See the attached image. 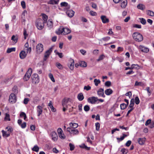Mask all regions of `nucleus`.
Returning a JSON list of instances; mask_svg holds the SVG:
<instances>
[{
  "label": "nucleus",
  "mask_w": 154,
  "mask_h": 154,
  "mask_svg": "<svg viewBox=\"0 0 154 154\" xmlns=\"http://www.w3.org/2000/svg\"><path fill=\"white\" fill-rule=\"evenodd\" d=\"M90 14L92 16H96L97 15V13L95 12H94L92 11H90L89 12Z\"/></svg>",
  "instance_id": "obj_53"
},
{
  "label": "nucleus",
  "mask_w": 154,
  "mask_h": 154,
  "mask_svg": "<svg viewBox=\"0 0 154 154\" xmlns=\"http://www.w3.org/2000/svg\"><path fill=\"white\" fill-rule=\"evenodd\" d=\"M32 72V69L29 68L24 77V79L25 81L28 80L30 78Z\"/></svg>",
  "instance_id": "obj_5"
},
{
  "label": "nucleus",
  "mask_w": 154,
  "mask_h": 154,
  "mask_svg": "<svg viewBox=\"0 0 154 154\" xmlns=\"http://www.w3.org/2000/svg\"><path fill=\"white\" fill-rule=\"evenodd\" d=\"M48 106L51 108L52 111L54 112H56V109L53 107V103L52 101H50L49 103L48 104Z\"/></svg>",
  "instance_id": "obj_22"
},
{
  "label": "nucleus",
  "mask_w": 154,
  "mask_h": 154,
  "mask_svg": "<svg viewBox=\"0 0 154 154\" xmlns=\"http://www.w3.org/2000/svg\"><path fill=\"white\" fill-rule=\"evenodd\" d=\"M11 40L14 41L15 43H16L17 41V38H16L15 35H13L11 37Z\"/></svg>",
  "instance_id": "obj_51"
},
{
  "label": "nucleus",
  "mask_w": 154,
  "mask_h": 154,
  "mask_svg": "<svg viewBox=\"0 0 154 154\" xmlns=\"http://www.w3.org/2000/svg\"><path fill=\"white\" fill-rule=\"evenodd\" d=\"M16 50L15 48H8L7 50V53H10L12 52L15 51Z\"/></svg>",
  "instance_id": "obj_33"
},
{
  "label": "nucleus",
  "mask_w": 154,
  "mask_h": 154,
  "mask_svg": "<svg viewBox=\"0 0 154 154\" xmlns=\"http://www.w3.org/2000/svg\"><path fill=\"white\" fill-rule=\"evenodd\" d=\"M119 2L120 3L121 7L122 8H125L127 4V0H120Z\"/></svg>",
  "instance_id": "obj_15"
},
{
  "label": "nucleus",
  "mask_w": 154,
  "mask_h": 154,
  "mask_svg": "<svg viewBox=\"0 0 154 154\" xmlns=\"http://www.w3.org/2000/svg\"><path fill=\"white\" fill-rule=\"evenodd\" d=\"M140 23L143 25H145L146 23V20L143 18H139Z\"/></svg>",
  "instance_id": "obj_39"
},
{
  "label": "nucleus",
  "mask_w": 154,
  "mask_h": 154,
  "mask_svg": "<svg viewBox=\"0 0 154 154\" xmlns=\"http://www.w3.org/2000/svg\"><path fill=\"white\" fill-rule=\"evenodd\" d=\"M84 109L85 112H88L90 108L89 106L86 105L84 106Z\"/></svg>",
  "instance_id": "obj_47"
},
{
  "label": "nucleus",
  "mask_w": 154,
  "mask_h": 154,
  "mask_svg": "<svg viewBox=\"0 0 154 154\" xmlns=\"http://www.w3.org/2000/svg\"><path fill=\"white\" fill-rule=\"evenodd\" d=\"M21 5L23 8L25 9L26 8V4L25 2L24 1H22L21 2Z\"/></svg>",
  "instance_id": "obj_58"
},
{
  "label": "nucleus",
  "mask_w": 154,
  "mask_h": 154,
  "mask_svg": "<svg viewBox=\"0 0 154 154\" xmlns=\"http://www.w3.org/2000/svg\"><path fill=\"white\" fill-rule=\"evenodd\" d=\"M17 100L16 95L13 93L11 94L9 97V100L10 103H15Z\"/></svg>",
  "instance_id": "obj_6"
},
{
  "label": "nucleus",
  "mask_w": 154,
  "mask_h": 154,
  "mask_svg": "<svg viewBox=\"0 0 154 154\" xmlns=\"http://www.w3.org/2000/svg\"><path fill=\"white\" fill-rule=\"evenodd\" d=\"M71 63L69 65H68V66L69 69L71 70H72L73 69V66L74 64V62L73 60H71Z\"/></svg>",
  "instance_id": "obj_30"
},
{
  "label": "nucleus",
  "mask_w": 154,
  "mask_h": 154,
  "mask_svg": "<svg viewBox=\"0 0 154 154\" xmlns=\"http://www.w3.org/2000/svg\"><path fill=\"white\" fill-rule=\"evenodd\" d=\"M98 95L100 97H105L104 93V89L102 88L99 89L97 92Z\"/></svg>",
  "instance_id": "obj_16"
},
{
  "label": "nucleus",
  "mask_w": 154,
  "mask_h": 154,
  "mask_svg": "<svg viewBox=\"0 0 154 154\" xmlns=\"http://www.w3.org/2000/svg\"><path fill=\"white\" fill-rule=\"evenodd\" d=\"M56 66L59 69H62L63 68L62 65L59 63H56Z\"/></svg>",
  "instance_id": "obj_44"
},
{
  "label": "nucleus",
  "mask_w": 154,
  "mask_h": 154,
  "mask_svg": "<svg viewBox=\"0 0 154 154\" xmlns=\"http://www.w3.org/2000/svg\"><path fill=\"white\" fill-rule=\"evenodd\" d=\"M6 121H10V115L6 113L5 117L4 119Z\"/></svg>",
  "instance_id": "obj_38"
},
{
  "label": "nucleus",
  "mask_w": 154,
  "mask_h": 154,
  "mask_svg": "<svg viewBox=\"0 0 154 154\" xmlns=\"http://www.w3.org/2000/svg\"><path fill=\"white\" fill-rule=\"evenodd\" d=\"M113 92L112 90L110 89H108L105 91V93L107 95H109L111 94Z\"/></svg>",
  "instance_id": "obj_29"
},
{
  "label": "nucleus",
  "mask_w": 154,
  "mask_h": 154,
  "mask_svg": "<svg viewBox=\"0 0 154 154\" xmlns=\"http://www.w3.org/2000/svg\"><path fill=\"white\" fill-rule=\"evenodd\" d=\"M121 109H124L126 108V104L124 103L121 104L120 105Z\"/></svg>",
  "instance_id": "obj_56"
},
{
  "label": "nucleus",
  "mask_w": 154,
  "mask_h": 154,
  "mask_svg": "<svg viewBox=\"0 0 154 154\" xmlns=\"http://www.w3.org/2000/svg\"><path fill=\"white\" fill-rule=\"evenodd\" d=\"M21 128H24L26 127V123L25 122H24L20 125Z\"/></svg>",
  "instance_id": "obj_61"
},
{
  "label": "nucleus",
  "mask_w": 154,
  "mask_h": 154,
  "mask_svg": "<svg viewBox=\"0 0 154 154\" xmlns=\"http://www.w3.org/2000/svg\"><path fill=\"white\" fill-rule=\"evenodd\" d=\"M50 135L53 140L55 141L57 140L58 136L57 134L55 131H53L52 132Z\"/></svg>",
  "instance_id": "obj_13"
},
{
  "label": "nucleus",
  "mask_w": 154,
  "mask_h": 154,
  "mask_svg": "<svg viewBox=\"0 0 154 154\" xmlns=\"http://www.w3.org/2000/svg\"><path fill=\"white\" fill-rule=\"evenodd\" d=\"M53 22L52 21L50 20H48L47 23V25L50 28H51L53 26Z\"/></svg>",
  "instance_id": "obj_31"
},
{
  "label": "nucleus",
  "mask_w": 154,
  "mask_h": 154,
  "mask_svg": "<svg viewBox=\"0 0 154 154\" xmlns=\"http://www.w3.org/2000/svg\"><path fill=\"white\" fill-rule=\"evenodd\" d=\"M43 45L41 43H39L37 44L36 47V51L37 53L40 54L43 50Z\"/></svg>",
  "instance_id": "obj_7"
},
{
  "label": "nucleus",
  "mask_w": 154,
  "mask_h": 154,
  "mask_svg": "<svg viewBox=\"0 0 154 154\" xmlns=\"http://www.w3.org/2000/svg\"><path fill=\"white\" fill-rule=\"evenodd\" d=\"M125 95L126 96H128L129 98H130L131 97L132 94L131 91H128L126 93Z\"/></svg>",
  "instance_id": "obj_62"
},
{
  "label": "nucleus",
  "mask_w": 154,
  "mask_h": 154,
  "mask_svg": "<svg viewBox=\"0 0 154 154\" xmlns=\"http://www.w3.org/2000/svg\"><path fill=\"white\" fill-rule=\"evenodd\" d=\"M52 51L53 48L52 47H51L45 52L44 58L45 61L49 57V55L52 52Z\"/></svg>",
  "instance_id": "obj_9"
},
{
  "label": "nucleus",
  "mask_w": 154,
  "mask_h": 154,
  "mask_svg": "<svg viewBox=\"0 0 154 154\" xmlns=\"http://www.w3.org/2000/svg\"><path fill=\"white\" fill-rule=\"evenodd\" d=\"M66 130L67 131L69 132L71 134L73 135H78L79 133V131L77 129L71 128H67Z\"/></svg>",
  "instance_id": "obj_4"
},
{
  "label": "nucleus",
  "mask_w": 154,
  "mask_h": 154,
  "mask_svg": "<svg viewBox=\"0 0 154 154\" xmlns=\"http://www.w3.org/2000/svg\"><path fill=\"white\" fill-rule=\"evenodd\" d=\"M42 16L44 22L45 23H46L48 19V16L45 14H42Z\"/></svg>",
  "instance_id": "obj_32"
},
{
  "label": "nucleus",
  "mask_w": 154,
  "mask_h": 154,
  "mask_svg": "<svg viewBox=\"0 0 154 154\" xmlns=\"http://www.w3.org/2000/svg\"><path fill=\"white\" fill-rule=\"evenodd\" d=\"M133 37L134 39L137 42H141L143 39V35L138 32H134L133 34Z\"/></svg>",
  "instance_id": "obj_1"
},
{
  "label": "nucleus",
  "mask_w": 154,
  "mask_h": 154,
  "mask_svg": "<svg viewBox=\"0 0 154 154\" xmlns=\"http://www.w3.org/2000/svg\"><path fill=\"white\" fill-rule=\"evenodd\" d=\"M96 129L97 131H98L99 130L100 128V124L98 122H97L95 123Z\"/></svg>",
  "instance_id": "obj_49"
},
{
  "label": "nucleus",
  "mask_w": 154,
  "mask_h": 154,
  "mask_svg": "<svg viewBox=\"0 0 154 154\" xmlns=\"http://www.w3.org/2000/svg\"><path fill=\"white\" fill-rule=\"evenodd\" d=\"M100 18L102 22L104 23H107L109 21V19L107 18L105 16H101Z\"/></svg>",
  "instance_id": "obj_18"
},
{
  "label": "nucleus",
  "mask_w": 154,
  "mask_h": 154,
  "mask_svg": "<svg viewBox=\"0 0 154 154\" xmlns=\"http://www.w3.org/2000/svg\"><path fill=\"white\" fill-rule=\"evenodd\" d=\"M137 48L140 50L142 52L144 53H147L149 51V49L144 46L140 45L139 46H137Z\"/></svg>",
  "instance_id": "obj_10"
},
{
  "label": "nucleus",
  "mask_w": 154,
  "mask_h": 154,
  "mask_svg": "<svg viewBox=\"0 0 154 154\" xmlns=\"http://www.w3.org/2000/svg\"><path fill=\"white\" fill-rule=\"evenodd\" d=\"M2 135L3 137H8L10 136V134L7 133L6 131H5L4 130L2 131Z\"/></svg>",
  "instance_id": "obj_37"
},
{
  "label": "nucleus",
  "mask_w": 154,
  "mask_h": 154,
  "mask_svg": "<svg viewBox=\"0 0 154 154\" xmlns=\"http://www.w3.org/2000/svg\"><path fill=\"white\" fill-rule=\"evenodd\" d=\"M132 69H139L140 66L137 64H133L131 65Z\"/></svg>",
  "instance_id": "obj_35"
},
{
  "label": "nucleus",
  "mask_w": 154,
  "mask_h": 154,
  "mask_svg": "<svg viewBox=\"0 0 154 154\" xmlns=\"http://www.w3.org/2000/svg\"><path fill=\"white\" fill-rule=\"evenodd\" d=\"M29 99L28 98H25L24 99L23 101V103L25 104H26L28 103Z\"/></svg>",
  "instance_id": "obj_63"
},
{
  "label": "nucleus",
  "mask_w": 154,
  "mask_h": 154,
  "mask_svg": "<svg viewBox=\"0 0 154 154\" xmlns=\"http://www.w3.org/2000/svg\"><path fill=\"white\" fill-rule=\"evenodd\" d=\"M23 34L24 35V39H26V37L28 36V34H27L26 30L25 29H24Z\"/></svg>",
  "instance_id": "obj_52"
},
{
  "label": "nucleus",
  "mask_w": 154,
  "mask_h": 154,
  "mask_svg": "<svg viewBox=\"0 0 154 154\" xmlns=\"http://www.w3.org/2000/svg\"><path fill=\"white\" fill-rule=\"evenodd\" d=\"M137 8L138 9L143 10L145 8V6L143 4H140L137 6Z\"/></svg>",
  "instance_id": "obj_25"
},
{
  "label": "nucleus",
  "mask_w": 154,
  "mask_h": 154,
  "mask_svg": "<svg viewBox=\"0 0 154 154\" xmlns=\"http://www.w3.org/2000/svg\"><path fill=\"white\" fill-rule=\"evenodd\" d=\"M60 6L61 7H65L66 8L64 9V11H66L67 10L69 9L70 6L68 5V3L65 2H62L60 3Z\"/></svg>",
  "instance_id": "obj_12"
},
{
  "label": "nucleus",
  "mask_w": 154,
  "mask_h": 154,
  "mask_svg": "<svg viewBox=\"0 0 154 154\" xmlns=\"http://www.w3.org/2000/svg\"><path fill=\"white\" fill-rule=\"evenodd\" d=\"M64 28L63 26L60 27L58 29V31L57 32V34L60 35L62 34L63 35L64 33Z\"/></svg>",
  "instance_id": "obj_24"
},
{
  "label": "nucleus",
  "mask_w": 154,
  "mask_h": 154,
  "mask_svg": "<svg viewBox=\"0 0 154 154\" xmlns=\"http://www.w3.org/2000/svg\"><path fill=\"white\" fill-rule=\"evenodd\" d=\"M147 12V14L148 15L152 17L154 16V12L153 11L150 10H148Z\"/></svg>",
  "instance_id": "obj_43"
},
{
  "label": "nucleus",
  "mask_w": 154,
  "mask_h": 154,
  "mask_svg": "<svg viewBox=\"0 0 154 154\" xmlns=\"http://www.w3.org/2000/svg\"><path fill=\"white\" fill-rule=\"evenodd\" d=\"M134 100L135 101V103L136 104L138 105L140 103V100L138 97H135Z\"/></svg>",
  "instance_id": "obj_48"
},
{
  "label": "nucleus",
  "mask_w": 154,
  "mask_h": 154,
  "mask_svg": "<svg viewBox=\"0 0 154 154\" xmlns=\"http://www.w3.org/2000/svg\"><path fill=\"white\" fill-rule=\"evenodd\" d=\"M69 125L70 127H69V128H71L74 129L78 126V124L76 123H69Z\"/></svg>",
  "instance_id": "obj_28"
},
{
  "label": "nucleus",
  "mask_w": 154,
  "mask_h": 154,
  "mask_svg": "<svg viewBox=\"0 0 154 154\" xmlns=\"http://www.w3.org/2000/svg\"><path fill=\"white\" fill-rule=\"evenodd\" d=\"M57 132L59 137L62 139L65 138V136L63 133V131L60 128H59L57 129Z\"/></svg>",
  "instance_id": "obj_11"
},
{
  "label": "nucleus",
  "mask_w": 154,
  "mask_h": 154,
  "mask_svg": "<svg viewBox=\"0 0 154 154\" xmlns=\"http://www.w3.org/2000/svg\"><path fill=\"white\" fill-rule=\"evenodd\" d=\"M25 51H26V53H30L32 49L31 47L28 48L24 49Z\"/></svg>",
  "instance_id": "obj_45"
},
{
  "label": "nucleus",
  "mask_w": 154,
  "mask_h": 154,
  "mask_svg": "<svg viewBox=\"0 0 154 154\" xmlns=\"http://www.w3.org/2000/svg\"><path fill=\"white\" fill-rule=\"evenodd\" d=\"M68 10V9L66 10H67L66 11V14L69 17H72L74 15L75 13L74 11L72 10Z\"/></svg>",
  "instance_id": "obj_17"
},
{
  "label": "nucleus",
  "mask_w": 154,
  "mask_h": 154,
  "mask_svg": "<svg viewBox=\"0 0 154 154\" xmlns=\"http://www.w3.org/2000/svg\"><path fill=\"white\" fill-rule=\"evenodd\" d=\"M71 32V30L69 28L67 27L64 28V33L63 35H65L70 33Z\"/></svg>",
  "instance_id": "obj_27"
},
{
  "label": "nucleus",
  "mask_w": 154,
  "mask_h": 154,
  "mask_svg": "<svg viewBox=\"0 0 154 154\" xmlns=\"http://www.w3.org/2000/svg\"><path fill=\"white\" fill-rule=\"evenodd\" d=\"M43 107L39 105L37 107V112L38 113V116H39L42 113Z\"/></svg>",
  "instance_id": "obj_20"
},
{
  "label": "nucleus",
  "mask_w": 154,
  "mask_h": 154,
  "mask_svg": "<svg viewBox=\"0 0 154 154\" xmlns=\"http://www.w3.org/2000/svg\"><path fill=\"white\" fill-rule=\"evenodd\" d=\"M98 101V98L94 97H89L88 99V103L92 104H94Z\"/></svg>",
  "instance_id": "obj_8"
},
{
  "label": "nucleus",
  "mask_w": 154,
  "mask_h": 154,
  "mask_svg": "<svg viewBox=\"0 0 154 154\" xmlns=\"http://www.w3.org/2000/svg\"><path fill=\"white\" fill-rule=\"evenodd\" d=\"M80 147L81 148H85V149H87L88 150L89 149V148H88L84 144H83L80 145Z\"/></svg>",
  "instance_id": "obj_50"
},
{
  "label": "nucleus",
  "mask_w": 154,
  "mask_h": 154,
  "mask_svg": "<svg viewBox=\"0 0 154 154\" xmlns=\"http://www.w3.org/2000/svg\"><path fill=\"white\" fill-rule=\"evenodd\" d=\"M91 88V87L89 85H88L87 86H85L84 88V90H85L86 91H88L90 90Z\"/></svg>",
  "instance_id": "obj_55"
},
{
  "label": "nucleus",
  "mask_w": 154,
  "mask_h": 154,
  "mask_svg": "<svg viewBox=\"0 0 154 154\" xmlns=\"http://www.w3.org/2000/svg\"><path fill=\"white\" fill-rule=\"evenodd\" d=\"M69 101L71 102V101L69 99V98H68L64 100V101L62 102V106L63 107V111L65 112L66 110V109L65 107V106H66V105H65L66 103H68Z\"/></svg>",
  "instance_id": "obj_14"
},
{
  "label": "nucleus",
  "mask_w": 154,
  "mask_h": 154,
  "mask_svg": "<svg viewBox=\"0 0 154 154\" xmlns=\"http://www.w3.org/2000/svg\"><path fill=\"white\" fill-rule=\"evenodd\" d=\"M39 148L37 145L34 146L32 148V150L33 151L36 152H38L39 151Z\"/></svg>",
  "instance_id": "obj_36"
},
{
  "label": "nucleus",
  "mask_w": 154,
  "mask_h": 154,
  "mask_svg": "<svg viewBox=\"0 0 154 154\" xmlns=\"http://www.w3.org/2000/svg\"><path fill=\"white\" fill-rule=\"evenodd\" d=\"M20 116L21 117H23L24 119L26 120V114L24 112H21L20 114Z\"/></svg>",
  "instance_id": "obj_46"
},
{
  "label": "nucleus",
  "mask_w": 154,
  "mask_h": 154,
  "mask_svg": "<svg viewBox=\"0 0 154 154\" xmlns=\"http://www.w3.org/2000/svg\"><path fill=\"white\" fill-rule=\"evenodd\" d=\"M145 90L147 91L148 96H150L151 94L152 91L150 90V88L149 87H147L145 89Z\"/></svg>",
  "instance_id": "obj_41"
},
{
  "label": "nucleus",
  "mask_w": 154,
  "mask_h": 154,
  "mask_svg": "<svg viewBox=\"0 0 154 154\" xmlns=\"http://www.w3.org/2000/svg\"><path fill=\"white\" fill-rule=\"evenodd\" d=\"M77 98L79 101L82 100L84 99V96L82 93L79 94L77 96Z\"/></svg>",
  "instance_id": "obj_26"
},
{
  "label": "nucleus",
  "mask_w": 154,
  "mask_h": 154,
  "mask_svg": "<svg viewBox=\"0 0 154 154\" xmlns=\"http://www.w3.org/2000/svg\"><path fill=\"white\" fill-rule=\"evenodd\" d=\"M27 54V53L25 51H22L20 53V57L21 59H24L26 57Z\"/></svg>",
  "instance_id": "obj_19"
},
{
  "label": "nucleus",
  "mask_w": 154,
  "mask_h": 154,
  "mask_svg": "<svg viewBox=\"0 0 154 154\" xmlns=\"http://www.w3.org/2000/svg\"><path fill=\"white\" fill-rule=\"evenodd\" d=\"M111 85V82L110 81H107L105 83V86L108 87H109Z\"/></svg>",
  "instance_id": "obj_57"
},
{
  "label": "nucleus",
  "mask_w": 154,
  "mask_h": 154,
  "mask_svg": "<svg viewBox=\"0 0 154 154\" xmlns=\"http://www.w3.org/2000/svg\"><path fill=\"white\" fill-rule=\"evenodd\" d=\"M59 2V0H50L47 2V3L52 5H57Z\"/></svg>",
  "instance_id": "obj_21"
},
{
  "label": "nucleus",
  "mask_w": 154,
  "mask_h": 154,
  "mask_svg": "<svg viewBox=\"0 0 154 154\" xmlns=\"http://www.w3.org/2000/svg\"><path fill=\"white\" fill-rule=\"evenodd\" d=\"M94 82L95 83V85L96 86H97L98 84L100 83V81L99 79H95L94 80Z\"/></svg>",
  "instance_id": "obj_42"
},
{
  "label": "nucleus",
  "mask_w": 154,
  "mask_h": 154,
  "mask_svg": "<svg viewBox=\"0 0 154 154\" xmlns=\"http://www.w3.org/2000/svg\"><path fill=\"white\" fill-rule=\"evenodd\" d=\"M45 23L43 20L39 18L36 21V26L38 29L41 30L43 28Z\"/></svg>",
  "instance_id": "obj_2"
},
{
  "label": "nucleus",
  "mask_w": 154,
  "mask_h": 154,
  "mask_svg": "<svg viewBox=\"0 0 154 154\" xmlns=\"http://www.w3.org/2000/svg\"><path fill=\"white\" fill-rule=\"evenodd\" d=\"M32 82L35 84H38L39 82V78L37 74H34L32 76Z\"/></svg>",
  "instance_id": "obj_3"
},
{
  "label": "nucleus",
  "mask_w": 154,
  "mask_h": 154,
  "mask_svg": "<svg viewBox=\"0 0 154 154\" xmlns=\"http://www.w3.org/2000/svg\"><path fill=\"white\" fill-rule=\"evenodd\" d=\"M79 66L83 67H86L87 66L86 63L84 61H81L79 62Z\"/></svg>",
  "instance_id": "obj_34"
},
{
  "label": "nucleus",
  "mask_w": 154,
  "mask_h": 154,
  "mask_svg": "<svg viewBox=\"0 0 154 154\" xmlns=\"http://www.w3.org/2000/svg\"><path fill=\"white\" fill-rule=\"evenodd\" d=\"M133 27L138 29H140L141 28V26L140 25L135 24L133 25Z\"/></svg>",
  "instance_id": "obj_60"
},
{
  "label": "nucleus",
  "mask_w": 154,
  "mask_h": 154,
  "mask_svg": "<svg viewBox=\"0 0 154 154\" xmlns=\"http://www.w3.org/2000/svg\"><path fill=\"white\" fill-rule=\"evenodd\" d=\"M110 38L109 37L107 36V37L103 38H102V39L104 41H107L109 40L110 39Z\"/></svg>",
  "instance_id": "obj_64"
},
{
  "label": "nucleus",
  "mask_w": 154,
  "mask_h": 154,
  "mask_svg": "<svg viewBox=\"0 0 154 154\" xmlns=\"http://www.w3.org/2000/svg\"><path fill=\"white\" fill-rule=\"evenodd\" d=\"M104 57V55L103 54H102V55H100L98 59H97V61H100V60H102Z\"/></svg>",
  "instance_id": "obj_59"
},
{
  "label": "nucleus",
  "mask_w": 154,
  "mask_h": 154,
  "mask_svg": "<svg viewBox=\"0 0 154 154\" xmlns=\"http://www.w3.org/2000/svg\"><path fill=\"white\" fill-rule=\"evenodd\" d=\"M48 76L52 82H55V80L54 77L53 75L51 73H49V74Z\"/></svg>",
  "instance_id": "obj_40"
},
{
  "label": "nucleus",
  "mask_w": 154,
  "mask_h": 154,
  "mask_svg": "<svg viewBox=\"0 0 154 154\" xmlns=\"http://www.w3.org/2000/svg\"><path fill=\"white\" fill-rule=\"evenodd\" d=\"M145 138H139L138 140V142L139 144L140 145H143L145 142Z\"/></svg>",
  "instance_id": "obj_23"
},
{
  "label": "nucleus",
  "mask_w": 154,
  "mask_h": 154,
  "mask_svg": "<svg viewBox=\"0 0 154 154\" xmlns=\"http://www.w3.org/2000/svg\"><path fill=\"white\" fill-rule=\"evenodd\" d=\"M69 145L70 147V150L72 151L74 149L75 146L73 144H72L71 143H69Z\"/></svg>",
  "instance_id": "obj_54"
}]
</instances>
